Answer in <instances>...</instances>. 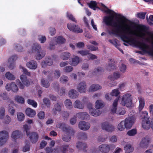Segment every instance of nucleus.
<instances>
[{
    "label": "nucleus",
    "mask_w": 153,
    "mask_h": 153,
    "mask_svg": "<svg viewBox=\"0 0 153 153\" xmlns=\"http://www.w3.org/2000/svg\"><path fill=\"white\" fill-rule=\"evenodd\" d=\"M102 6L107 9L106 10H104L105 13L107 14H110L112 12L115 14V18L116 19H118L120 20H117V22H114L113 23V16H106L104 17L103 21L106 25L111 26L115 27L114 29L112 30V32H111L112 34L119 35L121 32V30H123L125 32L126 30H128V28H125L124 29L123 27L124 26L122 25H125V23L128 21L127 19L120 14H117L115 13L113 11L109 9L104 4H103Z\"/></svg>",
    "instance_id": "1"
},
{
    "label": "nucleus",
    "mask_w": 153,
    "mask_h": 153,
    "mask_svg": "<svg viewBox=\"0 0 153 153\" xmlns=\"http://www.w3.org/2000/svg\"><path fill=\"white\" fill-rule=\"evenodd\" d=\"M123 28L124 29L125 28H128V30H126L125 32L123 30H121V32L119 34H121L120 37L123 42L127 43L130 42L144 51H146V49H150L149 46L145 43L137 40L135 37H132V35L140 37L141 36L140 35H137L133 31L130 29L128 25L125 24Z\"/></svg>",
    "instance_id": "2"
},
{
    "label": "nucleus",
    "mask_w": 153,
    "mask_h": 153,
    "mask_svg": "<svg viewBox=\"0 0 153 153\" xmlns=\"http://www.w3.org/2000/svg\"><path fill=\"white\" fill-rule=\"evenodd\" d=\"M56 127L58 128H61L64 132L66 133L65 134L62 136V140L66 142L69 141L71 140V136L74 135V131L71 127L67 126L65 123H58L56 125Z\"/></svg>",
    "instance_id": "3"
},
{
    "label": "nucleus",
    "mask_w": 153,
    "mask_h": 153,
    "mask_svg": "<svg viewBox=\"0 0 153 153\" xmlns=\"http://www.w3.org/2000/svg\"><path fill=\"white\" fill-rule=\"evenodd\" d=\"M132 103V100L131 94L127 93L123 96L121 102V104L122 105L129 107L131 106Z\"/></svg>",
    "instance_id": "4"
},
{
    "label": "nucleus",
    "mask_w": 153,
    "mask_h": 153,
    "mask_svg": "<svg viewBox=\"0 0 153 153\" xmlns=\"http://www.w3.org/2000/svg\"><path fill=\"white\" fill-rule=\"evenodd\" d=\"M21 80L23 84H22L19 79L16 81V83L18 85L19 88L23 89L25 88V85L28 86L30 84V82L27 78L26 76L25 75H22L20 76Z\"/></svg>",
    "instance_id": "5"
},
{
    "label": "nucleus",
    "mask_w": 153,
    "mask_h": 153,
    "mask_svg": "<svg viewBox=\"0 0 153 153\" xmlns=\"http://www.w3.org/2000/svg\"><path fill=\"white\" fill-rule=\"evenodd\" d=\"M115 148V146L113 144H104L99 146V149L100 151L102 153H108L110 149H114Z\"/></svg>",
    "instance_id": "6"
},
{
    "label": "nucleus",
    "mask_w": 153,
    "mask_h": 153,
    "mask_svg": "<svg viewBox=\"0 0 153 153\" xmlns=\"http://www.w3.org/2000/svg\"><path fill=\"white\" fill-rule=\"evenodd\" d=\"M8 138V133L5 130L0 131V146L4 145Z\"/></svg>",
    "instance_id": "7"
},
{
    "label": "nucleus",
    "mask_w": 153,
    "mask_h": 153,
    "mask_svg": "<svg viewBox=\"0 0 153 153\" xmlns=\"http://www.w3.org/2000/svg\"><path fill=\"white\" fill-rule=\"evenodd\" d=\"M68 29L70 31L76 33H81L83 32V30L78 25L73 24H68L67 25Z\"/></svg>",
    "instance_id": "8"
},
{
    "label": "nucleus",
    "mask_w": 153,
    "mask_h": 153,
    "mask_svg": "<svg viewBox=\"0 0 153 153\" xmlns=\"http://www.w3.org/2000/svg\"><path fill=\"white\" fill-rule=\"evenodd\" d=\"M135 121V117L133 116L126 118L124 121L126 128L127 129L131 128Z\"/></svg>",
    "instance_id": "9"
},
{
    "label": "nucleus",
    "mask_w": 153,
    "mask_h": 153,
    "mask_svg": "<svg viewBox=\"0 0 153 153\" xmlns=\"http://www.w3.org/2000/svg\"><path fill=\"white\" fill-rule=\"evenodd\" d=\"M150 141L149 137L147 136L143 138L140 143V146L143 148H147L148 147Z\"/></svg>",
    "instance_id": "10"
},
{
    "label": "nucleus",
    "mask_w": 153,
    "mask_h": 153,
    "mask_svg": "<svg viewBox=\"0 0 153 153\" xmlns=\"http://www.w3.org/2000/svg\"><path fill=\"white\" fill-rule=\"evenodd\" d=\"M102 129L108 131H112L114 129V126L107 122L102 123Z\"/></svg>",
    "instance_id": "11"
},
{
    "label": "nucleus",
    "mask_w": 153,
    "mask_h": 153,
    "mask_svg": "<svg viewBox=\"0 0 153 153\" xmlns=\"http://www.w3.org/2000/svg\"><path fill=\"white\" fill-rule=\"evenodd\" d=\"M5 88L7 91H9L11 90L13 92H17L18 90L17 86L14 82H13L10 84H7Z\"/></svg>",
    "instance_id": "12"
},
{
    "label": "nucleus",
    "mask_w": 153,
    "mask_h": 153,
    "mask_svg": "<svg viewBox=\"0 0 153 153\" xmlns=\"http://www.w3.org/2000/svg\"><path fill=\"white\" fill-rule=\"evenodd\" d=\"M29 136L31 142L33 143H35L38 140L39 135L36 132H32L29 134Z\"/></svg>",
    "instance_id": "13"
},
{
    "label": "nucleus",
    "mask_w": 153,
    "mask_h": 153,
    "mask_svg": "<svg viewBox=\"0 0 153 153\" xmlns=\"http://www.w3.org/2000/svg\"><path fill=\"white\" fill-rule=\"evenodd\" d=\"M90 127V124L89 123H87L84 121H81L79 124V128L82 130L86 131L88 130Z\"/></svg>",
    "instance_id": "14"
},
{
    "label": "nucleus",
    "mask_w": 153,
    "mask_h": 153,
    "mask_svg": "<svg viewBox=\"0 0 153 153\" xmlns=\"http://www.w3.org/2000/svg\"><path fill=\"white\" fill-rule=\"evenodd\" d=\"M17 58V56L16 55H14L9 59L8 62L10 65L8 67L10 69H13L15 68V62Z\"/></svg>",
    "instance_id": "15"
},
{
    "label": "nucleus",
    "mask_w": 153,
    "mask_h": 153,
    "mask_svg": "<svg viewBox=\"0 0 153 153\" xmlns=\"http://www.w3.org/2000/svg\"><path fill=\"white\" fill-rule=\"evenodd\" d=\"M62 105V103L59 102L54 104V107L52 110V113L53 114L56 115L57 113V111L59 112L61 110V107Z\"/></svg>",
    "instance_id": "16"
},
{
    "label": "nucleus",
    "mask_w": 153,
    "mask_h": 153,
    "mask_svg": "<svg viewBox=\"0 0 153 153\" xmlns=\"http://www.w3.org/2000/svg\"><path fill=\"white\" fill-rule=\"evenodd\" d=\"M77 89L81 93L85 92L86 90V85L85 82H82L79 83L77 87Z\"/></svg>",
    "instance_id": "17"
},
{
    "label": "nucleus",
    "mask_w": 153,
    "mask_h": 153,
    "mask_svg": "<svg viewBox=\"0 0 153 153\" xmlns=\"http://www.w3.org/2000/svg\"><path fill=\"white\" fill-rule=\"evenodd\" d=\"M119 97H117L115 100L114 101L112 106L111 109V113L112 114H116L117 106L118 104V102L119 100Z\"/></svg>",
    "instance_id": "18"
},
{
    "label": "nucleus",
    "mask_w": 153,
    "mask_h": 153,
    "mask_svg": "<svg viewBox=\"0 0 153 153\" xmlns=\"http://www.w3.org/2000/svg\"><path fill=\"white\" fill-rule=\"evenodd\" d=\"M26 66L30 69L35 70L37 67V64L36 61L32 60L27 63Z\"/></svg>",
    "instance_id": "19"
},
{
    "label": "nucleus",
    "mask_w": 153,
    "mask_h": 153,
    "mask_svg": "<svg viewBox=\"0 0 153 153\" xmlns=\"http://www.w3.org/2000/svg\"><path fill=\"white\" fill-rule=\"evenodd\" d=\"M21 133L19 130H16L13 131L11 137L14 141L20 138L22 136Z\"/></svg>",
    "instance_id": "20"
},
{
    "label": "nucleus",
    "mask_w": 153,
    "mask_h": 153,
    "mask_svg": "<svg viewBox=\"0 0 153 153\" xmlns=\"http://www.w3.org/2000/svg\"><path fill=\"white\" fill-rule=\"evenodd\" d=\"M53 63V60L51 58L46 57L45 59V60L42 62V67L45 68L47 65H52Z\"/></svg>",
    "instance_id": "21"
},
{
    "label": "nucleus",
    "mask_w": 153,
    "mask_h": 153,
    "mask_svg": "<svg viewBox=\"0 0 153 153\" xmlns=\"http://www.w3.org/2000/svg\"><path fill=\"white\" fill-rule=\"evenodd\" d=\"M104 71V69L102 67H99L95 68L92 73L94 75H99L101 74Z\"/></svg>",
    "instance_id": "22"
},
{
    "label": "nucleus",
    "mask_w": 153,
    "mask_h": 153,
    "mask_svg": "<svg viewBox=\"0 0 153 153\" xmlns=\"http://www.w3.org/2000/svg\"><path fill=\"white\" fill-rule=\"evenodd\" d=\"M46 54L45 51L42 50L37 51L36 55V59L37 60L40 59L44 57Z\"/></svg>",
    "instance_id": "23"
},
{
    "label": "nucleus",
    "mask_w": 153,
    "mask_h": 153,
    "mask_svg": "<svg viewBox=\"0 0 153 153\" xmlns=\"http://www.w3.org/2000/svg\"><path fill=\"white\" fill-rule=\"evenodd\" d=\"M76 148L79 149H82L84 152H86V149L87 148V146L86 143L79 142L76 143Z\"/></svg>",
    "instance_id": "24"
},
{
    "label": "nucleus",
    "mask_w": 153,
    "mask_h": 153,
    "mask_svg": "<svg viewBox=\"0 0 153 153\" xmlns=\"http://www.w3.org/2000/svg\"><path fill=\"white\" fill-rule=\"evenodd\" d=\"M26 115L31 117H33L36 115V112L35 110L30 108H27L25 111Z\"/></svg>",
    "instance_id": "25"
},
{
    "label": "nucleus",
    "mask_w": 153,
    "mask_h": 153,
    "mask_svg": "<svg viewBox=\"0 0 153 153\" xmlns=\"http://www.w3.org/2000/svg\"><path fill=\"white\" fill-rule=\"evenodd\" d=\"M68 95L70 98L74 99L78 97V94L75 90L72 89L69 91Z\"/></svg>",
    "instance_id": "26"
},
{
    "label": "nucleus",
    "mask_w": 153,
    "mask_h": 153,
    "mask_svg": "<svg viewBox=\"0 0 153 153\" xmlns=\"http://www.w3.org/2000/svg\"><path fill=\"white\" fill-rule=\"evenodd\" d=\"M74 106L75 108L79 109H83L84 107V104L79 100H77L75 102Z\"/></svg>",
    "instance_id": "27"
},
{
    "label": "nucleus",
    "mask_w": 153,
    "mask_h": 153,
    "mask_svg": "<svg viewBox=\"0 0 153 153\" xmlns=\"http://www.w3.org/2000/svg\"><path fill=\"white\" fill-rule=\"evenodd\" d=\"M142 124L143 128L146 130H148L150 128V124L149 120H142Z\"/></svg>",
    "instance_id": "28"
},
{
    "label": "nucleus",
    "mask_w": 153,
    "mask_h": 153,
    "mask_svg": "<svg viewBox=\"0 0 153 153\" xmlns=\"http://www.w3.org/2000/svg\"><path fill=\"white\" fill-rule=\"evenodd\" d=\"M101 88V86L98 84H93L91 86L89 90L90 91H95Z\"/></svg>",
    "instance_id": "29"
},
{
    "label": "nucleus",
    "mask_w": 153,
    "mask_h": 153,
    "mask_svg": "<svg viewBox=\"0 0 153 153\" xmlns=\"http://www.w3.org/2000/svg\"><path fill=\"white\" fill-rule=\"evenodd\" d=\"M140 117L142 120H149V117L148 116V112L146 111H143L141 113Z\"/></svg>",
    "instance_id": "30"
},
{
    "label": "nucleus",
    "mask_w": 153,
    "mask_h": 153,
    "mask_svg": "<svg viewBox=\"0 0 153 153\" xmlns=\"http://www.w3.org/2000/svg\"><path fill=\"white\" fill-rule=\"evenodd\" d=\"M89 113L93 116L96 117L99 115L101 113L99 109H93L90 110Z\"/></svg>",
    "instance_id": "31"
},
{
    "label": "nucleus",
    "mask_w": 153,
    "mask_h": 153,
    "mask_svg": "<svg viewBox=\"0 0 153 153\" xmlns=\"http://www.w3.org/2000/svg\"><path fill=\"white\" fill-rule=\"evenodd\" d=\"M111 60V59H110V62L108 63V68L110 71L116 69L115 62Z\"/></svg>",
    "instance_id": "32"
},
{
    "label": "nucleus",
    "mask_w": 153,
    "mask_h": 153,
    "mask_svg": "<svg viewBox=\"0 0 153 153\" xmlns=\"http://www.w3.org/2000/svg\"><path fill=\"white\" fill-rule=\"evenodd\" d=\"M120 76V74L119 72H115L113 74V75H110L108 77V78L111 80L113 79H117Z\"/></svg>",
    "instance_id": "33"
},
{
    "label": "nucleus",
    "mask_w": 153,
    "mask_h": 153,
    "mask_svg": "<svg viewBox=\"0 0 153 153\" xmlns=\"http://www.w3.org/2000/svg\"><path fill=\"white\" fill-rule=\"evenodd\" d=\"M65 105L66 108L69 109H71L73 108L72 104L70 99H67L65 101Z\"/></svg>",
    "instance_id": "34"
},
{
    "label": "nucleus",
    "mask_w": 153,
    "mask_h": 153,
    "mask_svg": "<svg viewBox=\"0 0 153 153\" xmlns=\"http://www.w3.org/2000/svg\"><path fill=\"white\" fill-rule=\"evenodd\" d=\"M125 153H131L133 150V148L130 144L126 145L124 147Z\"/></svg>",
    "instance_id": "35"
},
{
    "label": "nucleus",
    "mask_w": 153,
    "mask_h": 153,
    "mask_svg": "<svg viewBox=\"0 0 153 153\" xmlns=\"http://www.w3.org/2000/svg\"><path fill=\"white\" fill-rule=\"evenodd\" d=\"M88 4L89 7L94 10H96V8H99L97 5V3L96 1H91Z\"/></svg>",
    "instance_id": "36"
},
{
    "label": "nucleus",
    "mask_w": 153,
    "mask_h": 153,
    "mask_svg": "<svg viewBox=\"0 0 153 153\" xmlns=\"http://www.w3.org/2000/svg\"><path fill=\"white\" fill-rule=\"evenodd\" d=\"M71 55L70 53L68 52H64L62 53L61 58L64 60H67Z\"/></svg>",
    "instance_id": "37"
},
{
    "label": "nucleus",
    "mask_w": 153,
    "mask_h": 153,
    "mask_svg": "<svg viewBox=\"0 0 153 153\" xmlns=\"http://www.w3.org/2000/svg\"><path fill=\"white\" fill-rule=\"evenodd\" d=\"M79 61V57L76 56L72 59L71 65L73 66H76L77 65Z\"/></svg>",
    "instance_id": "38"
},
{
    "label": "nucleus",
    "mask_w": 153,
    "mask_h": 153,
    "mask_svg": "<svg viewBox=\"0 0 153 153\" xmlns=\"http://www.w3.org/2000/svg\"><path fill=\"white\" fill-rule=\"evenodd\" d=\"M126 113L125 109L121 107H118L117 110L116 114L119 115H123Z\"/></svg>",
    "instance_id": "39"
},
{
    "label": "nucleus",
    "mask_w": 153,
    "mask_h": 153,
    "mask_svg": "<svg viewBox=\"0 0 153 153\" xmlns=\"http://www.w3.org/2000/svg\"><path fill=\"white\" fill-rule=\"evenodd\" d=\"M65 39L62 36H59L56 39V44H63L65 42Z\"/></svg>",
    "instance_id": "40"
},
{
    "label": "nucleus",
    "mask_w": 153,
    "mask_h": 153,
    "mask_svg": "<svg viewBox=\"0 0 153 153\" xmlns=\"http://www.w3.org/2000/svg\"><path fill=\"white\" fill-rule=\"evenodd\" d=\"M69 147L68 145H63L59 148L61 153H65Z\"/></svg>",
    "instance_id": "41"
},
{
    "label": "nucleus",
    "mask_w": 153,
    "mask_h": 153,
    "mask_svg": "<svg viewBox=\"0 0 153 153\" xmlns=\"http://www.w3.org/2000/svg\"><path fill=\"white\" fill-rule=\"evenodd\" d=\"M17 116L18 120L19 121H22L25 119V115L22 112H18L17 114Z\"/></svg>",
    "instance_id": "42"
},
{
    "label": "nucleus",
    "mask_w": 153,
    "mask_h": 153,
    "mask_svg": "<svg viewBox=\"0 0 153 153\" xmlns=\"http://www.w3.org/2000/svg\"><path fill=\"white\" fill-rule=\"evenodd\" d=\"M104 106L101 100H97L95 103V108L97 109L102 108Z\"/></svg>",
    "instance_id": "43"
},
{
    "label": "nucleus",
    "mask_w": 153,
    "mask_h": 153,
    "mask_svg": "<svg viewBox=\"0 0 153 153\" xmlns=\"http://www.w3.org/2000/svg\"><path fill=\"white\" fill-rule=\"evenodd\" d=\"M32 51H39V49L41 48L40 45L38 43H36L33 44L32 46Z\"/></svg>",
    "instance_id": "44"
},
{
    "label": "nucleus",
    "mask_w": 153,
    "mask_h": 153,
    "mask_svg": "<svg viewBox=\"0 0 153 153\" xmlns=\"http://www.w3.org/2000/svg\"><path fill=\"white\" fill-rule=\"evenodd\" d=\"M5 76L9 80H13L15 79V76L9 72H7L6 73Z\"/></svg>",
    "instance_id": "45"
},
{
    "label": "nucleus",
    "mask_w": 153,
    "mask_h": 153,
    "mask_svg": "<svg viewBox=\"0 0 153 153\" xmlns=\"http://www.w3.org/2000/svg\"><path fill=\"white\" fill-rule=\"evenodd\" d=\"M117 128L118 130L120 131H123L125 129L126 127L124 121H122L118 125Z\"/></svg>",
    "instance_id": "46"
},
{
    "label": "nucleus",
    "mask_w": 153,
    "mask_h": 153,
    "mask_svg": "<svg viewBox=\"0 0 153 153\" xmlns=\"http://www.w3.org/2000/svg\"><path fill=\"white\" fill-rule=\"evenodd\" d=\"M15 100L18 102L22 104H23L25 102V100L22 97L19 96H16L15 97Z\"/></svg>",
    "instance_id": "47"
},
{
    "label": "nucleus",
    "mask_w": 153,
    "mask_h": 153,
    "mask_svg": "<svg viewBox=\"0 0 153 153\" xmlns=\"http://www.w3.org/2000/svg\"><path fill=\"white\" fill-rule=\"evenodd\" d=\"M41 83L42 86L46 88L50 86V83L48 81L46 80L43 79H42Z\"/></svg>",
    "instance_id": "48"
},
{
    "label": "nucleus",
    "mask_w": 153,
    "mask_h": 153,
    "mask_svg": "<svg viewBox=\"0 0 153 153\" xmlns=\"http://www.w3.org/2000/svg\"><path fill=\"white\" fill-rule=\"evenodd\" d=\"M26 145L23 148V151L24 152H26L29 150L30 146V143L29 141L27 140L25 141Z\"/></svg>",
    "instance_id": "49"
},
{
    "label": "nucleus",
    "mask_w": 153,
    "mask_h": 153,
    "mask_svg": "<svg viewBox=\"0 0 153 153\" xmlns=\"http://www.w3.org/2000/svg\"><path fill=\"white\" fill-rule=\"evenodd\" d=\"M56 149H52L51 147H47L45 148V151L47 153H56Z\"/></svg>",
    "instance_id": "50"
},
{
    "label": "nucleus",
    "mask_w": 153,
    "mask_h": 153,
    "mask_svg": "<svg viewBox=\"0 0 153 153\" xmlns=\"http://www.w3.org/2000/svg\"><path fill=\"white\" fill-rule=\"evenodd\" d=\"M77 53L80 54L82 56L88 55L89 54V51L87 50L78 51Z\"/></svg>",
    "instance_id": "51"
},
{
    "label": "nucleus",
    "mask_w": 153,
    "mask_h": 153,
    "mask_svg": "<svg viewBox=\"0 0 153 153\" xmlns=\"http://www.w3.org/2000/svg\"><path fill=\"white\" fill-rule=\"evenodd\" d=\"M27 103L31 105L33 107L36 108L37 106V103L33 100L28 99Z\"/></svg>",
    "instance_id": "52"
},
{
    "label": "nucleus",
    "mask_w": 153,
    "mask_h": 153,
    "mask_svg": "<svg viewBox=\"0 0 153 153\" xmlns=\"http://www.w3.org/2000/svg\"><path fill=\"white\" fill-rule=\"evenodd\" d=\"M120 92L117 89H114L112 91L111 93V95L112 96L117 97Z\"/></svg>",
    "instance_id": "53"
},
{
    "label": "nucleus",
    "mask_w": 153,
    "mask_h": 153,
    "mask_svg": "<svg viewBox=\"0 0 153 153\" xmlns=\"http://www.w3.org/2000/svg\"><path fill=\"white\" fill-rule=\"evenodd\" d=\"M137 133V130L135 129H132L128 131L127 132V134L129 136H134Z\"/></svg>",
    "instance_id": "54"
},
{
    "label": "nucleus",
    "mask_w": 153,
    "mask_h": 153,
    "mask_svg": "<svg viewBox=\"0 0 153 153\" xmlns=\"http://www.w3.org/2000/svg\"><path fill=\"white\" fill-rule=\"evenodd\" d=\"M68 77L65 76H62L60 78V82L62 83H65L67 82L68 80Z\"/></svg>",
    "instance_id": "55"
},
{
    "label": "nucleus",
    "mask_w": 153,
    "mask_h": 153,
    "mask_svg": "<svg viewBox=\"0 0 153 153\" xmlns=\"http://www.w3.org/2000/svg\"><path fill=\"white\" fill-rule=\"evenodd\" d=\"M43 102L44 104L47 106L48 107H50L51 103L50 100L47 98H44L43 100Z\"/></svg>",
    "instance_id": "56"
},
{
    "label": "nucleus",
    "mask_w": 153,
    "mask_h": 153,
    "mask_svg": "<svg viewBox=\"0 0 153 153\" xmlns=\"http://www.w3.org/2000/svg\"><path fill=\"white\" fill-rule=\"evenodd\" d=\"M15 49L18 52H22L23 51V48L20 45L17 44H15Z\"/></svg>",
    "instance_id": "57"
},
{
    "label": "nucleus",
    "mask_w": 153,
    "mask_h": 153,
    "mask_svg": "<svg viewBox=\"0 0 153 153\" xmlns=\"http://www.w3.org/2000/svg\"><path fill=\"white\" fill-rule=\"evenodd\" d=\"M38 118L40 119H44L45 117V113L43 111H40L37 114Z\"/></svg>",
    "instance_id": "58"
},
{
    "label": "nucleus",
    "mask_w": 153,
    "mask_h": 153,
    "mask_svg": "<svg viewBox=\"0 0 153 153\" xmlns=\"http://www.w3.org/2000/svg\"><path fill=\"white\" fill-rule=\"evenodd\" d=\"M79 136L81 139H86L87 138L86 134L85 133L82 132H80L79 133Z\"/></svg>",
    "instance_id": "59"
},
{
    "label": "nucleus",
    "mask_w": 153,
    "mask_h": 153,
    "mask_svg": "<svg viewBox=\"0 0 153 153\" xmlns=\"http://www.w3.org/2000/svg\"><path fill=\"white\" fill-rule=\"evenodd\" d=\"M146 13V12L138 13L137 14V17L141 19H144Z\"/></svg>",
    "instance_id": "60"
},
{
    "label": "nucleus",
    "mask_w": 153,
    "mask_h": 153,
    "mask_svg": "<svg viewBox=\"0 0 153 153\" xmlns=\"http://www.w3.org/2000/svg\"><path fill=\"white\" fill-rule=\"evenodd\" d=\"M67 17L70 20L72 21L76 22V20L75 18L74 17L73 15L68 13L67 14Z\"/></svg>",
    "instance_id": "61"
},
{
    "label": "nucleus",
    "mask_w": 153,
    "mask_h": 153,
    "mask_svg": "<svg viewBox=\"0 0 153 153\" xmlns=\"http://www.w3.org/2000/svg\"><path fill=\"white\" fill-rule=\"evenodd\" d=\"M5 114V109L3 107H1L0 108V119H2Z\"/></svg>",
    "instance_id": "62"
},
{
    "label": "nucleus",
    "mask_w": 153,
    "mask_h": 153,
    "mask_svg": "<svg viewBox=\"0 0 153 153\" xmlns=\"http://www.w3.org/2000/svg\"><path fill=\"white\" fill-rule=\"evenodd\" d=\"M56 44V43L54 41L51 42L49 44V49L50 50L54 49L55 48V45Z\"/></svg>",
    "instance_id": "63"
},
{
    "label": "nucleus",
    "mask_w": 153,
    "mask_h": 153,
    "mask_svg": "<svg viewBox=\"0 0 153 153\" xmlns=\"http://www.w3.org/2000/svg\"><path fill=\"white\" fill-rule=\"evenodd\" d=\"M39 40L41 43H43L45 42L46 39L45 36H39L38 38Z\"/></svg>",
    "instance_id": "64"
}]
</instances>
